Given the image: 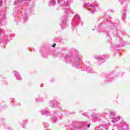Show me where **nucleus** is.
Segmentation results:
<instances>
[{
    "instance_id": "obj_1",
    "label": "nucleus",
    "mask_w": 130,
    "mask_h": 130,
    "mask_svg": "<svg viewBox=\"0 0 130 130\" xmlns=\"http://www.w3.org/2000/svg\"><path fill=\"white\" fill-rule=\"evenodd\" d=\"M97 59L98 60H103V58H102V57H99Z\"/></svg>"
},
{
    "instance_id": "obj_2",
    "label": "nucleus",
    "mask_w": 130,
    "mask_h": 130,
    "mask_svg": "<svg viewBox=\"0 0 130 130\" xmlns=\"http://www.w3.org/2000/svg\"><path fill=\"white\" fill-rule=\"evenodd\" d=\"M55 46H56V44H53V45L52 46V47L54 48V47H55Z\"/></svg>"
},
{
    "instance_id": "obj_3",
    "label": "nucleus",
    "mask_w": 130,
    "mask_h": 130,
    "mask_svg": "<svg viewBox=\"0 0 130 130\" xmlns=\"http://www.w3.org/2000/svg\"><path fill=\"white\" fill-rule=\"evenodd\" d=\"M87 127H90V124L87 125Z\"/></svg>"
}]
</instances>
